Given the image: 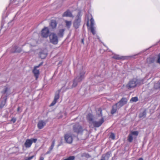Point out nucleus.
<instances>
[{
    "label": "nucleus",
    "mask_w": 160,
    "mask_h": 160,
    "mask_svg": "<svg viewBox=\"0 0 160 160\" xmlns=\"http://www.w3.org/2000/svg\"><path fill=\"white\" fill-rule=\"evenodd\" d=\"M87 120L89 122L90 124L92 123L93 121L94 117L93 115L91 113H89L87 117Z\"/></svg>",
    "instance_id": "nucleus-14"
},
{
    "label": "nucleus",
    "mask_w": 160,
    "mask_h": 160,
    "mask_svg": "<svg viewBox=\"0 0 160 160\" xmlns=\"http://www.w3.org/2000/svg\"><path fill=\"white\" fill-rule=\"evenodd\" d=\"M98 112H99L100 113H98V115L99 116H102V110L101 108H99L98 109Z\"/></svg>",
    "instance_id": "nucleus-34"
},
{
    "label": "nucleus",
    "mask_w": 160,
    "mask_h": 160,
    "mask_svg": "<svg viewBox=\"0 0 160 160\" xmlns=\"http://www.w3.org/2000/svg\"><path fill=\"white\" fill-rule=\"evenodd\" d=\"M61 62H61V61L59 63H61Z\"/></svg>",
    "instance_id": "nucleus-45"
},
{
    "label": "nucleus",
    "mask_w": 160,
    "mask_h": 160,
    "mask_svg": "<svg viewBox=\"0 0 160 160\" xmlns=\"http://www.w3.org/2000/svg\"><path fill=\"white\" fill-rule=\"evenodd\" d=\"M46 122L43 120H40L39 121L37 126L38 129H42L45 125Z\"/></svg>",
    "instance_id": "nucleus-13"
},
{
    "label": "nucleus",
    "mask_w": 160,
    "mask_h": 160,
    "mask_svg": "<svg viewBox=\"0 0 160 160\" xmlns=\"http://www.w3.org/2000/svg\"><path fill=\"white\" fill-rule=\"evenodd\" d=\"M112 58L117 60H120L122 59L123 57H121L118 55H115L112 57Z\"/></svg>",
    "instance_id": "nucleus-27"
},
{
    "label": "nucleus",
    "mask_w": 160,
    "mask_h": 160,
    "mask_svg": "<svg viewBox=\"0 0 160 160\" xmlns=\"http://www.w3.org/2000/svg\"><path fill=\"white\" fill-rule=\"evenodd\" d=\"M65 31L64 29H60L59 30V32L58 33V35L59 37L62 38L64 35V33Z\"/></svg>",
    "instance_id": "nucleus-19"
},
{
    "label": "nucleus",
    "mask_w": 160,
    "mask_h": 160,
    "mask_svg": "<svg viewBox=\"0 0 160 160\" xmlns=\"http://www.w3.org/2000/svg\"><path fill=\"white\" fill-rule=\"evenodd\" d=\"M155 60V58L154 57H149L147 59V62L149 64H151L153 63Z\"/></svg>",
    "instance_id": "nucleus-21"
},
{
    "label": "nucleus",
    "mask_w": 160,
    "mask_h": 160,
    "mask_svg": "<svg viewBox=\"0 0 160 160\" xmlns=\"http://www.w3.org/2000/svg\"><path fill=\"white\" fill-rule=\"evenodd\" d=\"M110 155V153H109V152H107L105 154V155H102V158L100 160H106L105 158H106V156H107V155L109 156V155Z\"/></svg>",
    "instance_id": "nucleus-29"
},
{
    "label": "nucleus",
    "mask_w": 160,
    "mask_h": 160,
    "mask_svg": "<svg viewBox=\"0 0 160 160\" xmlns=\"http://www.w3.org/2000/svg\"><path fill=\"white\" fill-rule=\"evenodd\" d=\"M127 102V100L125 98H122L119 102L118 103H120V105L121 107H122L124 105L126 104Z\"/></svg>",
    "instance_id": "nucleus-16"
},
{
    "label": "nucleus",
    "mask_w": 160,
    "mask_h": 160,
    "mask_svg": "<svg viewBox=\"0 0 160 160\" xmlns=\"http://www.w3.org/2000/svg\"><path fill=\"white\" fill-rule=\"evenodd\" d=\"M55 140H54L52 141V144L49 148V151H48L46 152V154H48L49 153L51 152V151L52 150V149L54 146V145H55Z\"/></svg>",
    "instance_id": "nucleus-20"
},
{
    "label": "nucleus",
    "mask_w": 160,
    "mask_h": 160,
    "mask_svg": "<svg viewBox=\"0 0 160 160\" xmlns=\"http://www.w3.org/2000/svg\"><path fill=\"white\" fill-rule=\"evenodd\" d=\"M62 16L63 17H73V16L72 15V13L69 10H67L65 11L62 14Z\"/></svg>",
    "instance_id": "nucleus-15"
},
{
    "label": "nucleus",
    "mask_w": 160,
    "mask_h": 160,
    "mask_svg": "<svg viewBox=\"0 0 160 160\" xmlns=\"http://www.w3.org/2000/svg\"><path fill=\"white\" fill-rule=\"evenodd\" d=\"M75 158V157L74 156H69L67 158L64 159L63 160H74Z\"/></svg>",
    "instance_id": "nucleus-31"
},
{
    "label": "nucleus",
    "mask_w": 160,
    "mask_h": 160,
    "mask_svg": "<svg viewBox=\"0 0 160 160\" xmlns=\"http://www.w3.org/2000/svg\"><path fill=\"white\" fill-rule=\"evenodd\" d=\"M16 118H12L11 121H12L13 123H14L16 121Z\"/></svg>",
    "instance_id": "nucleus-37"
},
{
    "label": "nucleus",
    "mask_w": 160,
    "mask_h": 160,
    "mask_svg": "<svg viewBox=\"0 0 160 160\" xmlns=\"http://www.w3.org/2000/svg\"><path fill=\"white\" fill-rule=\"evenodd\" d=\"M47 55V54L46 53L41 52L39 53V56L40 58L42 59H44L46 57Z\"/></svg>",
    "instance_id": "nucleus-23"
},
{
    "label": "nucleus",
    "mask_w": 160,
    "mask_h": 160,
    "mask_svg": "<svg viewBox=\"0 0 160 160\" xmlns=\"http://www.w3.org/2000/svg\"><path fill=\"white\" fill-rule=\"evenodd\" d=\"M77 79V78H76L74 80L73 82V84L72 86V88L75 87L77 85L78 82Z\"/></svg>",
    "instance_id": "nucleus-30"
},
{
    "label": "nucleus",
    "mask_w": 160,
    "mask_h": 160,
    "mask_svg": "<svg viewBox=\"0 0 160 160\" xmlns=\"http://www.w3.org/2000/svg\"><path fill=\"white\" fill-rule=\"evenodd\" d=\"M73 130L74 132L78 133L80 131V126L79 122L75 124L73 126Z\"/></svg>",
    "instance_id": "nucleus-12"
},
{
    "label": "nucleus",
    "mask_w": 160,
    "mask_h": 160,
    "mask_svg": "<svg viewBox=\"0 0 160 160\" xmlns=\"http://www.w3.org/2000/svg\"><path fill=\"white\" fill-rule=\"evenodd\" d=\"M85 74V72H83L82 73V75H84Z\"/></svg>",
    "instance_id": "nucleus-44"
},
{
    "label": "nucleus",
    "mask_w": 160,
    "mask_h": 160,
    "mask_svg": "<svg viewBox=\"0 0 160 160\" xmlns=\"http://www.w3.org/2000/svg\"><path fill=\"white\" fill-rule=\"evenodd\" d=\"M104 122V118L102 117L99 121L93 122L92 124L94 127H98L101 126Z\"/></svg>",
    "instance_id": "nucleus-10"
},
{
    "label": "nucleus",
    "mask_w": 160,
    "mask_h": 160,
    "mask_svg": "<svg viewBox=\"0 0 160 160\" xmlns=\"http://www.w3.org/2000/svg\"><path fill=\"white\" fill-rule=\"evenodd\" d=\"M60 90H58V92H56L54 98V99L52 102L50 104V106H52L56 103L57 100L60 97Z\"/></svg>",
    "instance_id": "nucleus-9"
},
{
    "label": "nucleus",
    "mask_w": 160,
    "mask_h": 160,
    "mask_svg": "<svg viewBox=\"0 0 160 160\" xmlns=\"http://www.w3.org/2000/svg\"><path fill=\"white\" fill-rule=\"evenodd\" d=\"M19 109H20V107H18V108H17V111H19Z\"/></svg>",
    "instance_id": "nucleus-43"
},
{
    "label": "nucleus",
    "mask_w": 160,
    "mask_h": 160,
    "mask_svg": "<svg viewBox=\"0 0 160 160\" xmlns=\"http://www.w3.org/2000/svg\"><path fill=\"white\" fill-rule=\"evenodd\" d=\"M82 42L83 44L84 43V39H82Z\"/></svg>",
    "instance_id": "nucleus-42"
},
{
    "label": "nucleus",
    "mask_w": 160,
    "mask_h": 160,
    "mask_svg": "<svg viewBox=\"0 0 160 160\" xmlns=\"http://www.w3.org/2000/svg\"><path fill=\"white\" fill-rule=\"evenodd\" d=\"M146 111L144 110L142 112H141L139 114V118H141L142 117H146Z\"/></svg>",
    "instance_id": "nucleus-26"
},
{
    "label": "nucleus",
    "mask_w": 160,
    "mask_h": 160,
    "mask_svg": "<svg viewBox=\"0 0 160 160\" xmlns=\"http://www.w3.org/2000/svg\"><path fill=\"white\" fill-rule=\"evenodd\" d=\"M118 103H117L115 105H114L112 107V108L111 110V113L113 114L115 113L117 111V106Z\"/></svg>",
    "instance_id": "nucleus-22"
},
{
    "label": "nucleus",
    "mask_w": 160,
    "mask_h": 160,
    "mask_svg": "<svg viewBox=\"0 0 160 160\" xmlns=\"http://www.w3.org/2000/svg\"><path fill=\"white\" fill-rule=\"evenodd\" d=\"M138 99L137 97H134L132 98L130 100L132 102H137L138 101Z\"/></svg>",
    "instance_id": "nucleus-32"
},
{
    "label": "nucleus",
    "mask_w": 160,
    "mask_h": 160,
    "mask_svg": "<svg viewBox=\"0 0 160 160\" xmlns=\"http://www.w3.org/2000/svg\"><path fill=\"white\" fill-rule=\"evenodd\" d=\"M50 42L55 45L57 44L58 42V39L56 34L54 33H51L49 36Z\"/></svg>",
    "instance_id": "nucleus-3"
},
{
    "label": "nucleus",
    "mask_w": 160,
    "mask_h": 160,
    "mask_svg": "<svg viewBox=\"0 0 160 160\" xmlns=\"http://www.w3.org/2000/svg\"><path fill=\"white\" fill-rule=\"evenodd\" d=\"M39 160H44V158L42 156H40L39 158Z\"/></svg>",
    "instance_id": "nucleus-40"
},
{
    "label": "nucleus",
    "mask_w": 160,
    "mask_h": 160,
    "mask_svg": "<svg viewBox=\"0 0 160 160\" xmlns=\"http://www.w3.org/2000/svg\"><path fill=\"white\" fill-rule=\"evenodd\" d=\"M22 51V49L16 45L12 46L10 50L11 53H20Z\"/></svg>",
    "instance_id": "nucleus-8"
},
{
    "label": "nucleus",
    "mask_w": 160,
    "mask_h": 160,
    "mask_svg": "<svg viewBox=\"0 0 160 160\" xmlns=\"http://www.w3.org/2000/svg\"><path fill=\"white\" fill-rule=\"evenodd\" d=\"M137 160H143V159L142 158H140L137 159Z\"/></svg>",
    "instance_id": "nucleus-41"
},
{
    "label": "nucleus",
    "mask_w": 160,
    "mask_h": 160,
    "mask_svg": "<svg viewBox=\"0 0 160 160\" xmlns=\"http://www.w3.org/2000/svg\"><path fill=\"white\" fill-rule=\"evenodd\" d=\"M81 76H80L81 78Z\"/></svg>",
    "instance_id": "nucleus-46"
},
{
    "label": "nucleus",
    "mask_w": 160,
    "mask_h": 160,
    "mask_svg": "<svg viewBox=\"0 0 160 160\" xmlns=\"http://www.w3.org/2000/svg\"><path fill=\"white\" fill-rule=\"evenodd\" d=\"M50 25L52 29L55 28L57 26L56 21L55 20H52Z\"/></svg>",
    "instance_id": "nucleus-17"
},
{
    "label": "nucleus",
    "mask_w": 160,
    "mask_h": 160,
    "mask_svg": "<svg viewBox=\"0 0 160 160\" xmlns=\"http://www.w3.org/2000/svg\"><path fill=\"white\" fill-rule=\"evenodd\" d=\"M158 58L157 60V62L160 64V53L158 55Z\"/></svg>",
    "instance_id": "nucleus-36"
},
{
    "label": "nucleus",
    "mask_w": 160,
    "mask_h": 160,
    "mask_svg": "<svg viewBox=\"0 0 160 160\" xmlns=\"http://www.w3.org/2000/svg\"><path fill=\"white\" fill-rule=\"evenodd\" d=\"M81 157H84L88 159L91 157V155L87 153H84L81 155Z\"/></svg>",
    "instance_id": "nucleus-24"
},
{
    "label": "nucleus",
    "mask_w": 160,
    "mask_h": 160,
    "mask_svg": "<svg viewBox=\"0 0 160 160\" xmlns=\"http://www.w3.org/2000/svg\"><path fill=\"white\" fill-rule=\"evenodd\" d=\"M34 157V156L33 155L31 157H30L28 158H26L25 160H31Z\"/></svg>",
    "instance_id": "nucleus-35"
},
{
    "label": "nucleus",
    "mask_w": 160,
    "mask_h": 160,
    "mask_svg": "<svg viewBox=\"0 0 160 160\" xmlns=\"http://www.w3.org/2000/svg\"><path fill=\"white\" fill-rule=\"evenodd\" d=\"M50 31L47 27H45L43 28L41 32L42 37L44 38H47L49 36Z\"/></svg>",
    "instance_id": "nucleus-4"
},
{
    "label": "nucleus",
    "mask_w": 160,
    "mask_h": 160,
    "mask_svg": "<svg viewBox=\"0 0 160 160\" xmlns=\"http://www.w3.org/2000/svg\"><path fill=\"white\" fill-rule=\"evenodd\" d=\"M159 84H160V83H157L156 84H155L154 85V88H155V89H157L158 88H160V86H159L158 87V88L156 87V86L158 85Z\"/></svg>",
    "instance_id": "nucleus-38"
},
{
    "label": "nucleus",
    "mask_w": 160,
    "mask_h": 160,
    "mask_svg": "<svg viewBox=\"0 0 160 160\" xmlns=\"http://www.w3.org/2000/svg\"><path fill=\"white\" fill-rule=\"evenodd\" d=\"M64 138L65 140L68 143H71L72 141V136L68 133H67L65 135Z\"/></svg>",
    "instance_id": "nucleus-11"
},
{
    "label": "nucleus",
    "mask_w": 160,
    "mask_h": 160,
    "mask_svg": "<svg viewBox=\"0 0 160 160\" xmlns=\"http://www.w3.org/2000/svg\"><path fill=\"white\" fill-rule=\"evenodd\" d=\"M37 141V138H31L30 139H27L25 142L24 145L26 148H30L32 143L33 142L36 143Z\"/></svg>",
    "instance_id": "nucleus-5"
},
{
    "label": "nucleus",
    "mask_w": 160,
    "mask_h": 160,
    "mask_svg": "<svg viewBox=\"0 0 160 160\" xmlns=\"http://www.w3.org/2000/svg\"><path fill=\"white\" fill-rule=\"evenodd\" d=\"M42 62L38 65L35 66L32 70V72L35 77V79L36 80L38 79L40 74L39 70L37 69V68H39L41 65H42Z\"/></svg>",
    "instance_id": "nucleus-6"
},
{
    "label": "nucleus",
    "mask_w": 160,
    "mask_h": 160,
    "mask_svg": "<svg viewBox=\"0 0 160 160\" xmlns=\"http://www.w3.org/2000/svg\"><path fill=\"white\" fill-rule=\"evenodd\" d=\"M110 138L112 140H114L115 138V135L113 133H111L110 136Z\"/></svg>",
    "instance_id": "nucleus-33"
},
{
    "label": "nucleus",
    "mask_w": 160,
    "mask_h": 160,
    "mask_svg": "<svg viewBox=\"0 0 160 160\" xmlns=\"http://www.w3.org/2000/svg\"><path fill=\"white\" fill-rule=\"evenodd\" d=\"M86 16L87 18L86 25L88 29L90 31L93 35H95L96 34V31L94 27V20L91 14H87Z\"/></svg>",
    "instance_id": "nucleus-1"
},
{
    "label": "nucleus",
    "mask_w": 160,
    "mask_h": 160,
    "mask_svg": "<svg viewBox=\"0 0 160 160\" xmlns=\"http://www.w3.org/2000/svg\"><path fill=\"white\" fill-rule=\"evenodd\" d=\"M137 80L136 78H133L129 81L126 86V88L129 89L131 90V89L135 88L137 84Z\"/></svg>",
    "instance_id": "nucleus-2"
},
{
    "label": "nucleus",
    "mask_w": 160,
    "mask_h": 160,
    "mask_svg": "<svg viewBox=\"0 0 160 160\" xmlns=\"http://www.w3.org/2000/svg\"><path fill=\"white\" fill-rule=\"evenodd\" d=\"M6 101L7 99L6 98L4 101L1 102L0 105V108H2L4 107L6 103Z\"/></svg>",
    "instance_id": "nucleus-28"
},
{
    "label": "nucleus",
    "mask_w": 160,
    "mask_h": 160,
    "mask_svg": "<svg viewBox=\"0 0 160 160\" xmlns=\"http://www.w3.org/2000/svg\"><path fill=\"white\" fill-rule=\"evenodd\" d=\"M138 131H132L128 137V142H131L133 139V136H137L138 135Z\"/></svg>",
    "instance_id": "nucleus-7"
},
{
    "label": "nucleus",
    "mask_w": 160,
    "mask_h": 160,
    "mask_svg": "<svg viewBox=\"0 0 160 160\" xmlns=\"http://www.w3.org/2000/svg\"><path fill=\"white\" fill-rule=\"evenodd\" d=\"M65 22L66 23V26L69 29L72 24V22L71 21H68L67 20H65Z\"/></svg>",
    "instance_id": "nucleus-25"
},
{
    "label": "nucleus",
    "mask_w": 160,
    "mask_h": 160,
    "mask_svg": "<svg viewBox=\"0 0 160 160\" xmlns=\"http://www.w3.org/2000/svg\"><path fill=\"white\" fill-rule=\"evenodd\" d=\"M8 89V88L7 87H6L5 88V89L4 91V93H6L7 92Z\"/></svg>",
    "instance_id": "nucleus-39"
},
{
    "label": "nucleus",
    "mask_w": 160,
    "mask_h": 160,
    "mask_svg": "<svg viewBox=\"0 0 160 160\" xmlns=\"http://www.w3.org/2000/svg\"><path fill=\"white\" fill-rule=\"evenodd\" d=\"M80 22V19L79 16H78V17L76 19L74 22V26L75 28H78Z\"/></svg>",
    "instance_id": "nucleus-18"
}]
</instances>
